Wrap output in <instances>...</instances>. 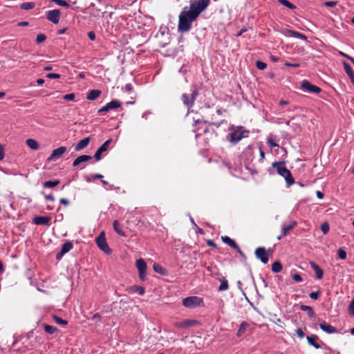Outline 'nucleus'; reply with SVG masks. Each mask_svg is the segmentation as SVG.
I'll use <instances>...</instances> for the list:
<instances>
[{
	"label": "nucleus",
	"mask_w": 354,
	"mask_h": 354,
	"mask_svg": "<svg viewBox=\"0 0 354 354\" xmlns=\"http://www.w3.org/2000/svg\"><path fill=\"white\" fill-rule=\"evenodd\" d=\"M210 0H192L189 7H185L179 15L178 30L186 32L191 29L192 24L209 6Z\"/></svg>",
	"instance_id": "f257e3e1"
},
{
	"label": "nucleus",
	"mask_w": 354,
	"mask_h": 354,
	"mask_svg": "<svg viewBox=\"0 0 354 354\" xmlns=\"http://www.w3.org/2000/svg\"><path fill=\"white\" fill-rule=\"evenodd\" d=\"M272 167L276 169L279 175L284 178L287 187H290L295 183L294 178L290 171L286 168L285 161L274 162L272 164Z\"/></svg>",
	"instance_id": "f03ea898"
},
{
	"label": "nucleus",
	"mask_w": 354,
	"mask_h": 354,
	"mask_svg": "<svg viewBox=\"0 0 354 354\" xmlns=\"http://www.w3.org/2000/svg\"><path fill=\"white\" fill-rule=\"evenodd\" d=\"M249 133L250 131L248 130H245L242 126H239L234 128L231 133L227 134V140L234 145H236L242 138L248 137Z\"/></svg>",
	"instance_id": "7ed1b4c3"
},
{
	"label": "nucleus",
	"mask_w": 354,
	"mask_h": 354,
	"mask_svg": "<svg viewBox=\"0 0 354 354\" xmlns=\"http://www.w3.org/2000/svg\"><path fill=\"white\" fill-rule=\"evenodd\" d=\"M183 305L186 308H195L203 305V299L199 297L191 296L183 299Z\"/></svg>",
	"instance_id": "20e7f679"
},
{
	"label": "nucleus",
	"mask_w": 354,
	"mask_h": 354,
	"mask_svg": "<svg viewBox=\"0 0 354 354\" xmlns=\"http://www.w3.org/2000/svg\"><path fill=\"white\" fill-rule=\"evenodd\" d=\"M96 244L97 247L106 254H110L111 253V249L106 243L104 232H102L96 238Z\"/></svg>",
	"instance_id": "39448f33"
},
{
	"label": "nucleus",
	"mask_w": 354,
	"mask_h": 354,
	"mask_svg": "<svg viewBox=\"0 0 354 354\" xmlns=\"http://www.w3.org/2000/svg\"><path fill=\"white\" fill-rule=\"evenodd\" d=\"M198 95V92L196 90L193 91L190 96L186 93H183L182 95L181 100L184 105H185L188 109H191L194 106V102Z\"/></svg>",
	"instance_id": "423d86ee"
},
{
	"label": "nucleus",
	"mask_w": 354,
	"mask_h": 354,
	"mask_svg": "<svg viewBox=\"0 0 354 354\" xmlns=\"http://www.w3.org/2000/svg\"><path fill=\"white\" fill-rule=\"evenodd\" d=\"M136 266L139 272V277L141 281H144L147 277V263L142 259H139L136 262Z\"/></svg>",
	"instance_id": "0eeeda50"
},
{
	"label": "nucleus",
	"mask_w": 354,
	"mask_h": 354,
	"mask_svg": "<svg viewBox=\"0 0 354 354\" xmlns=\"http://www.w3.org/2000/svg\"><path fill=\"white\" fill-rule=\"evenodd\" d=\"M301 88L309 93H319L322 91V89L319 86L312 84L308 80L301 82Z\"/></svg>",
	"instance_id": "6e6552de"
},
{
	"label": "nucleus",
	"mask_w": 354,
	"mask_h": 354,
	"mask_svg": "<svg viewBox=\"0 0 354 354\" xmlns=\"http://www.w3.org/2000/svg\"><path fill=\"white\" fill-rule=\"evenodd\" d=\"M256 257L259 259L263 263L266 264L269 261V255L263 247H259L254 252Z\"/></svg>",
	"instance_id": "1a4fd4ad"
},
{
	"label": "nucleus",
	"mask_w": 354,
	"mask_h": 354,
	"mask_svg": "<svg viewBox=\"0 0 354 354\" xmlns=\"http://www.w3.org/2000/svg\"><path fill=\"white\" fill-rule=\"evenodd\" d=\"M66 151L67 148L64 146L59 147L54 149L51 155L47 158V161L51 162L59 159Z\"/></svg>",
	"instance_id": "9d476101"
},
{
	"label": "nucleus",
	"mask_w": 354,
	"mask_h": 354,
	"mask_svg": "<svg viewBox=\"0 0 354 354\" xmlns=\"http://www.w3.org/2000/svg\"><path fill=\"white\" fill-rule=\"evenodd\" d=\"M46 19L52 23L57 24L60 18V11L59 10H48L46 12Z\"/></svg>",
	"instance_id": "9b49d317"
},
{
	"label": "nucleus",
	"mask_w": 354,
	"mask_h": 354,
	"mask_svg": "<svg viewBox=\"0 0 354 354\" xmlns=\"http://www.w3.org/2000/svg\"><path fill=\"white\" fill-rule=\"evenodd\" d=\"M111 142L112 139L107 140L97 149L94 154V158L96 160L98 161L101 159V154L108 150L109 146Z\"/></svg>",
	"instance_id": "f8f14e48"
},
{
	"label": "nucleus",
	"mask_w": 354,
	"mask_h": 354,
	"mask_svg": "<svg viewBox=\"0 0 354 354\" xmlns=\"http://www.w3.org/2000/svg\"><path fill=\"white\" fill-rule=\"evenodd\" d=\"M51 217L37 216L33 218V223L37 225H50Z\"/></svg>",
	"instance_id": "ddd939ff"
},
{
	"label": "nucleus",
	"mask_w": 354,
	"mask_h": 354,
	"mask_svg": "<svg viewBox=\"0 0 354 354\" xmlns=\"http://www.w3.org/2000/svg\"><path fill=\"white\" fill-rule=\"evenodd\" d=\"M297 225V223L296 221H292L289 225H283L281 227V234L277 237V239L281 240L282 237L286 236L288 233Z\"/></svg>",
	"instance_id": "4468645a"
},
{
	"label": "nucleus",
	"mask_w": 354,
	"mask_h": 354,
	"mask_svg": "<svg viewBox=\"0 0 354 354\" xmlns=\"http://www.w3.org/2000/svg\"><path fill=\"white\" fill-rule=\"evenodd\" d=\"M320 328L328 334H333L337 332V329L327 324L326 322H322L319 324Z\"/></svg>",
	"instance_id": "2eb2a0df"
},
{
	"label": "nucleus",
	"mask_w": 354,
	"mask_h": 354,
	"mask_svg": "<svg viewBox=\"0 0 354 354\" xmlns=\"http://www.w3.org/2000/svg\"><path fill=\"white\" fill-rule=\"evenodd\" d=\"M310 266L311 268L315 271L316 274V278L318 279H321L323 277L324 275V271L315 262L310 261Z\"/></svg>",
	"instance_id": "dca6fc26"
},
{
	"label": "nucleus",
	"mask_w": 354,
	"mask_h": 354,
	"mask_svg": "<svg viewBox=\"0 0 354 354\" xmlns=\"http://www.w3.org/2000/svg\"><path fill=\"white\" fill-rule=\"evenodd\" d=\"M91 159H92V156H89V155H82V156H80L76 159H75V160L73 162V167H77L80 164H81L82 162H87V161H88V160H90Z\"/></svg>",
	"instance_id": "f3484780"
},
{
	"label": "nucleus",
	"mask_w": 354,
	"mask_h": 354,
	"mask_svg": "<svg viewBox=\"0 0 354 354\" xmlns=\"http://www.w3.org/2000/svg\"><path fill=\"white\" fill-rule=\"evenodd\" d=\"M344 68L347 75L351 79L352 83L354 84V71L350 64L346 62H343Z\"/></svg>",
	"instance_id": "a211bd4d"
},
{
	"label": "nucleus",
	"mask_w": 354,
	"mask_h": 354,
	"mask_svg": "<svg viewBox=\"0 0 354 354\" xmlns=\"http://www.w3.org/2000/svg\"><path fill=\"white\" fill-rule=\"evenodd\" d=\"M308 344L315 348L318 349L321 348V345L317 342L319 339V337L316 335H312L310 336H307L306 337Z\"/></svg>",
	"instance_id": "6ab92c4d"
},
{
	"label": "nucleus",
	"mask_w": 354,
	"mask_h": 354,
	"mask_svg": "<svg viewBox=\"0 0 354 354\" xmlns=\"http://www.w3.org/2000/svg\"><path fill=\"white\" fill-rule=\"evenodd\" d=\"M90 142V138L87 137L82 140H81L75 147V151H80L84 148H86Z\"/></svg>",
	"instance_id": "aec40b11"
},
{
	"label": "nucleus",
	"mask_w": 354,
	"mask_h": 354,
	"mask_svg": "<svg viewBox=\"0 0 354 354\" xmlns=\"http://www.w3.org/2000/svg\"><path fill=\"white\" fill-rule=\"evenodd\" d=\"M101 93L102 92L100 90H91L87 94L86 99L88 100H95L101 95Z\"/></svg>",
	"instance_id": "412c9836"
},
{
	"label": "nucleus",
	"mask_w": 354,
	"mask_h": 354,
	"mask_svg": "<svg viewBox=\"0 0 354 354\" xmlns=\"http://www.w3.org/2000/svg\"><path fill=\"white\" fill-rule=\"evenodd\" d=\"M222 241L227 245H228L230 247L235 249L238 248V245L236 243L232 240L230 237L227 236H222L221 237Z\"/></svg>",
	"instance_id": "4be33fe9"
},
{
	"label": "nucleus",
	"mask_w": 354,
	"mask_h": 354,
	"mask_svg": "<svg viewBox=\"0 0 354 354\" xmlns=\"http://www.w3.org/2000/svg\"><path fill=\"white\" fill-rule=\"evenodd\" d=\"M114 230L122 236H125L126 234L122 230L121 225L118 220H115L113 223Z\"/></svg>",
	"instance_id": "5701e85b"
},
{
	"label": "nucleus",
	"mask_w": 354,
	"mask_h": 354,
	"mask_svg": "<svg viewBox=\"0 0 354 354\" xmlns=\"http://www.w3.org/2000/svg\"><path fill=\"white\" fill-rule=\"evenodd\" d=\"M26 142L27 146L31 149L37 150L39 149V143L35 139L28 138L26 140Z\"/></svg>",
	"instance_id": "b1692460"
},
{
	"label": "nucleus",
	"mask_w": 354,
	"mask_h": 354,
	"mask_svg": "<svg viewBox=\"0 0 354 354\" xmlns=\"http://www.w3.org/2000/svg\"><path fill=\"white\" fill-rule=\"evenodd\" d=\"M194 321L186 319L180 322H176L175 326L179 328H185L192 325Z\"/></svg>",
	"instance_id": "393cba45"
},
{
	"label": "nucleus",
	"mask_w": 354,
	"mask_h": 354,
	"mask_svg": "<svg viewBox=\"0 0 354 354\" xmlns=\"http://www.w3.org/2000/svg\"><path fill=\"white\" fill-rule=\"evenodd\" d=\"M300 310H303V311H306L308 313V315L310 317H314L315 316V313L314 312V310H313V308L309 306H306V305H301L300 307H299Z\"/></svg>",
	"instance_id": "a878e982"
},
{
	"label": "nucleus",
	"mask_w": 354,
	"mask_h": 354,
	"mask_svg": "<svg viewBox=\"0 0 354 354\" xmlns=\"http://www.w3.org/2000/svg\"><path fill=\"white\" fill-rule=\"evenodd\" d=\"M106 105L108 106L109 110L111 111L120 108L121 106V103L119 100H113L110 102L107 103Z\"/></svg>",
	"instance_id": "bb28decb"
},
{
	"label": "nucleus",
	"mask_w": 354,
	"mask_h": 354,
	"mask_svg": "<svg viewBox=\"0 0 354 354\" xmlns=\"http://www.w3.org/2000/svg\"><path fill=\"white\" fill-rule=\"evenodd\" d=\"M73 247V243L71 241L65 242L62 246V251L65 254L68 252Z\"/></svg>",
	"instance_id": "cd10ccee"
},
{
	"label": "nucleus",
	"mask_w": 354,
	"mask_h": 354,
	"mask_svg": "<svg viewBox=\"0 0 354 354\" xmlns=\"http://www.w3.org/2000/svg\"><path fill=\"white\" fill-rule=\"evenodd\" d=\"M283 266L280 261H275L272 265V271L278 273L282 270Z\"/></svg>",
	"instance_id": "c85d7f7f"
},
{
	"label": "nucleus",
	"mask_w": 354,
	"mask_h": 354,
	"mask_svg": "<svg viewBox=\"0 0 354 354\" xmlns=\"http://www.w3.org/2000/svg\"><path fill=\"white\" fill-rule=\"evenodd\" d=\"M248 326V323L246 322H243L239 326V330L237 331V336H241L245 332Z\"/></svg>",
	"instance_id": "c756f323"
},
{
	"label": "nucleus",
	"mask_w": 354,
	"mask_h": 354,
	"mask_svg": "<svg viewBox=\"0 0 354 354\" xmlns=\"http://www.w3.org/2000/svg\"><path fill=\"white\" fill-rule=\"evenodd\" d=\"M60 183V181L59 180H55L53 181H46L43 183V186L46 188H52L57 185H58Z\"/></svg>",
	"instance_id": "7c9ffc66"
},
{
	"label": "nucleus",
	"mask_w": 354,
	"mask_h": 354,
	"mask_svg": "<svg viewBox=\"0 0 354 354\" xmlns=\"http://www.w3.org/2000/svg\"><path fill=\"white\" fill-rule=\"evenodd\" d=\"M288 31L290 36H292V37H294L296 38H299V39H306V37L304 35H303L299 32H297L295 30H288Z\"/></svg>",
	"instance_id": "2f4dec72"
},
{
	"label": "nucleus",
	"mask_w": 354,
	"mask_h": 354,
	"mask_svg": "<svg viewBox=\"0 0 354 354\" xmlns=\"http://www.w3.org/2000/svg\"><path fill=\"white\" fill-rule=\"evenodd\" d=\"M220 281H221V285L218 287V290L224 291V290H228L229 286H228L227 280L225 279H220Z\"/></svg>",
	"instance_id": "473e14b6"
},
{
	"label": "nucleus",
	"mask_w": 354,
	"mask_h": 354,
	"mask_svg": "<svg viewBox=\"0 0 354 354\" xmlns=\"http://www.w3.org/2000/svg\"><path fill=\"white\" fill-rule=\"evenodd\" d=\"M281 4L283 5L284 6L291 9V10H294L296 8V6L292 4V3H290V1H288V0H277Z\"/></svg>",
	"instance_id": "72a5a7b5"
},
{
	"label": "nucleus",
	"mask_w": 354,
	"mask_h": 354,
	"mask_svg": "<svg viewBox=\"0 0 354 354\" xmlns=\"http://www.w3.org/2000/svg\"><path fill=\"white\" fill-rule=\"evenodd\" d=\"M153 268L154 271L157 273H159L162 275H164L165 274V269L161 266H160L157 263L153 264Z\"/></svg>",
	"instance_id": "f704fd0d"
},
{
	"label": "nucleus",
	"mask_w": 354,
	"mask_h": 354,
	"mask_svg": "<svg viewBox=\"0 0 354 354\" xmlns=\"http://www.w3.org/2000/svg\"><path fill=\"white\" fill-rule=\"evenodd\" d=\"M35 7V3L33 2H24L21 3V8L23 10H30Z\"/></svg>",
	"instance_id": "c9c22d12"
},
{
	"label": "nucleus",
	"mask_w": 354,
	"mask_h": 354,
	"mask_svg": "<svg viewBox=\"0 0 354 354\" xmlns=\"http://www.w3.org/2000/svg\"><path fill=\"white\" fill-rule=\"evenodd\" d=\"M131 289L134 292H138L140 295H143L145 292V289L142 286H134L131 288Z\"/></svg>",
	"instance_id": "e433bc0d"
},
{
	"label": "nucleus",
	"mask_w": 354,
	"mask_h": 354,
	"mask_svg": "<svg viewBox=\"0 0 354 354\" xmlns=\"http://www.w3.org/2000/svg\"><path fill=\"white\" fill-rule=\"evenodd\" d=\"M44 330L48 334H53L57 330V328L55 327H54L53 326L48 325V324H44Z\"/></svg>",
	"instance_id": "4c0bfd02"
},
{
	"label": "nucleus",
	"mask_w": 354,
	"mask_h": 354,
	"mask_svg": "<svg viewBox=\"0 0 354 354\" xmlns=\"http://www.w3.org/2000/svg\"><path fill=\"white\" fill-rule=\"evenodd\" d=\"M50 1L55 3L57 5L62 7H66L68 8L70 6V4L64 0H50Z\"/></svg>",
	"instance_id": "58836bf2"
},
{
	"label": "nucleus",
	"mask_w": 354,
	"mask_h": 354,
	"mask_svg": "<svg viewBox=\"0 0 354 354\" xmlns=\"http://www.w3.org/2000/svg\"><path fill=\"white\" fill-rule=\"evenodd\" d=\"M46 39V36L44 34L40 33L37 35L36 38V42L37 44H41L44 42Z\"/></svg>",
	"instance_id": "ea45409f"
},
{
	"label": "nucleus",
	"mask_w": 354,
	"mask_h": 354,
	"mask_svg": "<svg viewBox=\"0 0 354 354\" xmlns=\"http://www.w3.org/2000/svg\"><path fill=\"white\" fill-rule=\"evenodd\" d=\"M256 67L259 70H264V69L266 68L267 64L265 62H263L257 61V62H256Z\"/></svg>",
	"instance_id": "a19ab883"
},
{
	"label": "nucleus",
	"mask_w": 354,
	"mask_h": 354,
	"mask_svg": "<svg viewBox=\"0 0 354 354\" xmlns=\"http://www.w3.org/2000/svg\"><path fill=\"white\" fill-rule=\"evenodd\" d=\"M337 254L341 259H345L346 258V252L342 248H339L337 250Z\"/></svg>",
	"instance_id": "79ce46f5"
},
{
	"label": "nucleus",
	"mask_w": 354,
	"mask_h": 354,
	"mask_svg": "<svg viewBox=\"0 0 354 354\" xmlns=\"http://www.w3.org/2000/svg\"><path fill=\"white\" fill-rule=\"evenodd\" d=\"M329 229L330 227L328 223H324L322 224L321 230L324 234H327L329 232Z\"/></svg>",
	"instance_id": "37998d69"
},
{
	"label": "nucleus",
	"mask_w": 354,
	"mask_h": 354,
	"mask_svg": "<svg viewBox=\"0 0 354 354\" xmlns=\"http://www.w3.org/2000/svg\"><path fill=\"white\" fill-rule=\"evenodd\" d=\"M55 321L57 324L60 325H66L68 324L66 320L62 319V318L55 316Z\"/></svg>",
	"instance_id": "c03bdc74"
},
{
	"label": "nucleus",
	"mask_w": 354,
	"mask_h": 354,
	"mask_svg": "<svg viewBox=\"0 0 354 354\" xmlns=\"http://www.w3.org/2000/svg\"><path fill=\"white\" fill-rule=\"evenodd\" d=\"M348 311L351 315L354 316V298L349 304Z\"/></svg>",
	"instance_id": "a18cd8bd"
},
{
	"label": "nucleus",
	"mask_w": 354,
	"mask_h": 354,
	"mask_svg": "<svg viewBox=\"0 0 354 354\" xmlns=\"http://www.w3.org/2000/svg\"><path fill=\"white\" fill-rule=\"evenodd\" d=\"M75 95L74 93H69L64 95L63 99L68 101H72L75 99Z\"/></svg>",
	"instance_id": "49530a36"
},
{
	"label": "nucleus",
	"mask_w": 354,
	"mask_h": 354,
	"mask_svg": "<svg viewBox=\"0 0 354 354\" xmlns=\"http://www.w3.org/2000/svg\"><path fill=\"white\" fill-rule=\"evenodd\" d=\"M46 77L50 79H59L60 78V75L58 73H48Z\"/></svg>",
	"instance_id": "de8ad7c7"
},
{
	"label": "nucleus",
	"mask_w": 354,
	"mask_h": 354,
	"mask_svg": "<svg viewBox=\"0 0 354 354\" xmlns=\"http://www.w3.org/2000/svg\"><path fill=\"white\" fill-rule=\"evenodd\" d=\"M319 292L317 291V292H312L309 294V297L312 299H314V300H316L318 299L319 297Z\"/></svg>",
	"instance_id": "09e8293b"
},
{
	"label": "nucleus",
	"mask_w": 354,
	"mask_h": 354,
	"mask_svg": "<svg viewBox=\"0 0 354 354\" xmlns=\"http://www.w3.org/2000/svg\"><path fill=\"white\" fill-rule=\"evenodd\" d=\"M109 111L108 106L106 104L97 111L99 115H102L104 112Z\"/></svg>",
	"instance_id": "8fccbe9b"
},
{
	"label": "nucleus",
	"mask_w": 354,
	"mask_h": 354,
	"mask_svg": "<svg viewBox=\"0 0 354 354\" xmlns=\"http://www.w3.org/2000/svg\"><path fill=\"white\" fill-rule=\"evenodd\" d=\"M268 144L270 147H279V145L277 144L272 138H268Z\"/></svg>",
	"instance_id": "3c124183"
},
{
	"label": "nucleus",
	"mask_w": 354,
	"mask_h": 354,
	"mask_svg": "<svg viewBox=\"0 0 354 354\" xmlns=\"http://www.w3.org/2000/svg\"><path fill=\"white\" fill-rule=\"evenodd\" d=\"M292 279L296 281V282H301L303 279L302 277H301L300 274H293L292 276Z\"/></svg>",
	"instance_id": "603ef678"
},
{
	"label": "nucleus",
	"mask_w": 354,
	"mask_h": 354,
	"mask_svg": "<svg viewBox=\"0 0 354 354\" xmlns=\"http://www.w3.org/2000/svg\"><path fill=\"white\" fill-rule=\"evenodd\" d=\"M296 334L298 335L299 338H303L305 336V334L301 328H297L296 330Z\"/></svg>",
	"instance_id": "864d4df0"
},
{
	"label": "nucleus",
	"mask_w": 354,
	"mask_h": 354,
	"mask_svg": "<svg viewBox=\"0 0 354 354\" xmlns=\"http://www.w3.org/2000/svg\"><path fill=\"white\" fill-rule=\"evenodd\" d=\"M337 4V1H326L324 3V5L327 7H334Z\"/></svg>",
	"instance_id": "5fc2aeb1"
},
{
	"label": "nucleus",
	"mask_w": 354,
	"mask_h": 354,
	"mask_svg": "<svg viewBox=\"0 0 354 354\" xmlns=\"http://www.w3.org/2000/svg\"><path fill=\"white\" fill-rule=\"evenodd\" d=\"M285 66H290V67H294V68H298L300 66L299 63H290V62H286Z\"/></svg>",
	"instance_id": "6e6d98bb"
},
{
	"label": "nucleus",
	"mask_w": 354,
	"mask_h": 354,
	"mask_svg": "<svg viewBox=\"0 0 354 354\" xmlns=\"http://www.w3.org/2000/svg\"><path fill=\"white\" fill-rule=\"evenodd\" d=\"M88 37L91 41H94L95 39V34L93 31L88 32Z\"/></svg>",
	"instance_id": "4d7b16f0"
},
{
	"label": "nucleus",
	"mask_w": 354,
	"mask_h": 354,
	"mask_svg": "<svg viewBox=\"0 0 354 354\" xmlns=\"http://www.w3.org/2000/svg\"><path fill=\"white\" fill-rule=\"evenodd\" d=\"M5 156L4 149L2 145H0V160H3Z\"/></svg>",
	"instance_id": "13d9d810"
},
{
	"label": "nucleus",
	"mask_w": 354,
	"mask_h": 354,
	"mask_svg": "<svg viewBox=\"0 0 354 354\" xmlns=\"http://www.w3.org/2000/svg\"><path fill=\"white\" fill-rule=\"evenodd\" d=\"M64 254H65V253L62 252V251L61 250L60 252L57 253V254H56V259L57 260H60Z\"/></svg>",
	"instance_id": "bf43d9fd"
},
{
	"label": "nucleus",
	"mask_w": 354,
	"mask_h": 354,
	"mask_svg": "<svg viewBox=\"0 0 354 354\" xmlns=\"http://www.w3.org/2000/svg\"><path fill=\"white\" fill-rule=\"evenodd\" d=\"M44 197H45V199L47 201H55V198L52 194L45 195Z\"/></svg>",
	"instance_id": "052dcab7"
},
{
	"label": "nucleus",
	"mask_w": 354,
	"mask_h": 354,
	"mask_svg": "<svg viewBox=\"0 0 354 354\" xmlns=\"http://www.w3.org/2000/svg\"><path fill=\"white\" fill-rule=\"evenodd\" d=\"M235 250H236V251L239 253V254L243 258V259H246V257L245 255V254L243 252V251L241 250V248H239V246L238 245V248H235Z\"/></svg>",
	"instance_id": "680f3d73"
},
{
	"label": "nucleus",
	"mask_w": 354,
	"mask_h": 354,
	"mask_svg": "<svg viewBox=\"0 0 354 354\" xmlns=\"http://www.w3.org/2000/svg\"><path fill=\"white\" fill-rule=\"evenodd\" d=\"M102 178H103V176L102 174H96L92 175V178L93 180H95V179H101Z\"/></svg>",
	"instance_id": "e2e57ef3"
},
{
	"label": "nucleus",
	"mask_w": 354,
	"mask_h": 354,
	"mask_svg": "<svg viewBox=\"0 0 354 354\" xmlns=\"http://www.w3.org/2000/svg\"><path fill=\"white\" fill-rule=\"evenodd\" d=\"M316 195H317V197L319 199L324 198V194L320 191H317Z\"/></svg>",
	"instance_id": "0e129e2a"
},
{
	"label": "nucleus",
	"mask_w": 354,
	"mask_h": 354,
	"mask_svg": "<svg viewBox=\"0 0 354 354\" xmlns=\"http://www.w3.org/2000/svg\"><path fill=\"white\" fill-rule=\"evenodd\" d=\"M59 202H60V203H62L64 205H68L69 204V201L66 198H61Z\"/></svg>",
	"instance_id": "69168bd1"
},
{
	"label": "nucleus",
	"mask_w": 354,
	"mask_h": 354,
	"mask_svg": "<svg viewBox=\"0 0 354 354\" xmlns=\"http://www.w3.org/2000/svg\"><path fill=\"white\" fill-rule=\"evenodd\" d=\"M18 26H28V21H21L17 24Z\"/></svg>",
	"instance_id": "338daca9"
},
{
	"label": "nucleus",
	"mask_w": 354,
	"mask_h": 354,
	"mask_svg": "<svg viewBox=\"0 0 354 354\" xmlns=\"http://www.w3.org/2000/svg\"><path fill=\"white\" fill-rule=\"evenodd\" d=\"M207 245L212 246V247H216V243L212 240H209L207 241Z\"/></svg>",
	"instance_id": "774afa93"
}]
</instances>
